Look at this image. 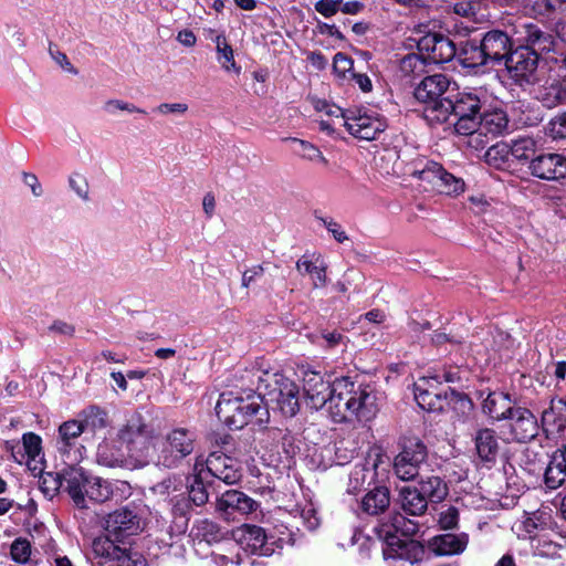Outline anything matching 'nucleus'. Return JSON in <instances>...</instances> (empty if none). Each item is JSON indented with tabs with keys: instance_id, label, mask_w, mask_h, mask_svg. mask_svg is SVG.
I'll list each match as a JSON object with an SVG mask.
<instances>
[{
	"instance_id": "16",
	"label": "nucleus",
	"mask_w": 566,
	"mask_h": 566,
	"mask_svg": "<svg viewBox=\"0 0 566 566\" xmlns=\"http://www.w3.org/2000/svg\"><path fill=\"white\" fill-rule=\"evenodd\" d=\"M507 419L511 420L510 430L515 441L527 442L537 436V419L531 410L516 407Z\"/></svg>"
},
{
	"instance_id": "13",
	"label": "nucleus",
	"mask_w": 566,
	"mask_h": 566,
	"mask_svg": "<svg viewBox=\"0 0 566 566\" xmlns=\"http://www.w3.org/2000/svg\"><path fill=\"white\" fill-rule=\"evenodd\" d=\"M528 169L539 179L559 180L566 177V157L555 153L542 154L531 160Z\"/></svg>"
},
{
	"instance_id": "6",
	"label": "nucleus",
	"mask_w": 566,
	"mask_h": 566,
	"mask_svg": "<svg viewBox=\"0 0 566 566\" xmlns=\"http://www.w3.org/2000/svg\"><path fill=\"white\" fill-rule=\"evenodd\" d=\"M193 441L195 438L188 430L175 429L160 442L158 449L154 448L151 459L164 467H175L193 451Z\"/></svg>"
},
{
	"instance_id": "24",
	"label": "nucleus",
	"mask_w": 566,
	"mask_h": 566,
	"mask_svg": "<svg viewBox=\"0 0 566 566\" xmlns=\"http://www.w3.org/2000/svg\"><path fill=\"white\" fill-rule=\"evenodd\" d=\"M525 40L527 43L525 46L535 51L537 57L559 50V41L536 25H527Z\"/></svg>"
},
{
	"instance_id": "29",
	"label": "nucleus",
	"mask_w": 566,
	"mask_h": 566,
	"mask_svg": "<svg viewBox=\"0 0 566 566\" xmlns=\"http://www.w3.org/2000/svg\"><path fill=\"white\" fill-rule=\"evenodd\" d=\"M213 42L216 44L217 61L221 69L226 73H232L237 76L240 75L242 67L237 63L234 51L227 38L223 34H218L213 39Z\"/></svg>"
},
{
	"instance_id": "47",
	"label": "nucleus",
	"mask_w": 566,
	"mask_h": 566,
	"mask_svg": "<svg viewBox=\"0 0 566 566\" xmlns=\"http://www.w3.org/2000/svg\"><path fill=\"white\" fill-rule=\"evenodd\" d=\"M510 156V147L506 143H497L486 150L484 157L485 161L493 166H500L507 161Z\"/></svg>"
},
{
	"instance_id": "30",
	"label": "nucleus",
	"mask_w": 566,
	"mask_h": 566,
	"mask_svg": "<svg viewBox=\"0 0 566 566\" xmlns=\"http://www.w3.org/2000/svg\"><path fill=\"white\" fill-rule=\"evenodd\" d=\"M566 478V446L554 453L545 471V484L549 489L559 488Z\"/></svg>"
},
{
	"instance_id": "12",
	"label": "nucleus",
	"mask_w": 566,
	"mask_h": 566,
	"mask_svg": "<svg viewBox=\"0 0 566 566\" xmlns=\"http://www.w3.org/2000/svg\"><path fill=\"white\" fill-rule=\"evenodd\" d=\"M419 52L424 54L428 63H446L453 59L455 55V46L448 38L429 33L422 36L418 42Z\"/></svg>"
},
{
	"instance_id": "7",
	"label": "nucleus",
	"mask_w": 566,
	"mask_h": 566,
	"mask_svg": "<svg viewBox=\"0 0 566 566\" xmlns=\"http://www.w3.org/2000/svg\"><path fill=\"white\" fill-rule=\"evenodd\" d=\"M401 451L394 460V472L402 481H410L419 473L420 465L427 459V447L418 437H403Z\"/></svg>"
},
{
	"instance_id": "58",
	"label": "nucleus",
	"mask_w": 566,
	"mask_h": 566,
	"mask_svg": "<svg viewBox=\"0 0 566 566\" xmlns=\"http://www.w3.org/2000/svg\"><path fill=\"white\" fill-rule=\"evenodd\" d=\"M549 134L555 139L566 137V114L556 116L549 123Z\"/></svg>"
},
{
	"instance_id": "44",
	"label": "nucleus",
	"mask_w": 566,
	"mask_h": 566,
	"mask_svg": "<svg viewBox=\"0 0 566 566\" xmlns=\"http://www.w3.org/2000/svg\"><path fill=\"white\" fill-rule=\"evenodd\" d=\"M81 422L85 432L95 433L108 426L107 413L98 408H92Z\"/></svg>"
},
{
	"instance_id": "4",
	"label": "nucleus",
	"mask_w": 566,
	"mask_h": 566,
	"mask_svg": "<svg viewBox=\"0 0 566 566\" xmlns=\"http://www.w3.org/2000/svg\"><path fill=\"white\" fill-rule=\"evenodd\" d=\"M118 442L125 446L130 457L154 458L150 448L156 431L140 412H134L117 431Z\"/></svg>"
},
{
	"instance_id": "18",
	"label": "nucleus",
	"mask_w": 566,
	"mask_h": 566,
	"mask_svg": "<svg viewBox=\"0 0 566 566\" xmlns=\"http://www.w3.org/2000/svg\"><path fill=\"white\" fill-rule=\"evenodd\" d=\"M296 270L303 276H308L313 289H323L327 285V263L318 253H306L296 261Z\"/></svg>"
},
{
	"instance_id": "21",
	"label": "nucleus",
	"mask_w": 566,
	"mask_h": 566,
	"mask_svg": "<svg viewBox=\"0 0 566 566\" xmlns=\"http://www.w3.org/2000/svg\"><path fill=\"white\" fill-rule=\"evenodd\" d=\"M128 457H130L129 452L126 451L125 446L118 442L117 436L104 439L97 447V462L108 468L125 465Z\"/></svg>"
},
{
	"instance_id": "56",
	"label": "nucleus",
	"mask_w": 566,
	"mask_h": 566,
	"mask_svg": "<svg viewBox=\"0 0 566 566\" xmlns=\"http://www.w3.org/2000/svg\"><path fill=\"white\" fill-rule=\"evenodd\" d=\"M104 109L109 113L114 114L116 111H125L129 113H144L142 109L137 108L135 105L123 102L120 99H109L105 102Z\"/></svg>"
},
{
	"instance_id": "5",
	"label": "nucleus",
	"mask_w": 566,
	"mask_h": 566,
	"mask_svg": "<svg viewBox=\"0 0 566 566\" xmlns=\"http://www.w3.org/2000/svg\"><path fill=\"white\" fill-rule=\"evenodd\" d=\"M406 175L418 178L426 188L448 196H457L464 191V181L446 171L442 166L433 161L422 160L410 164Z\"/></svg>"
},
{
	"instance_id": "53",
	"label": "nucleus",
	"mask_w": 566,
	"mask_h": 566,
	"mask_svg": "<svg viewBox=\"0 0 566 566\" xmlns=\"http://www.w3.org/2000/svg\"><path fill=\"white\" fill-rule=\"evenodd\" d=\"M324 227L333 235L338 243H344L349 240L343 227L333 219H322Z\"/></svg>"
},
{
	"instance_id": "1",
	"label": "nucleus",
	"mask_w": 566,
	"mask_h": 566,
	"mask_svg": "<svg viewBox=\"0 0 566 566\" xmlns=\"http://www.w3.org/2000/svg\"><path fill=\"white\" fill-rule=\"evenodd\" d=\"M302 388L305 403L314 410L325 407L329 418L337 423L368 422L380 410V394L370 385H356L347 377L331 382L321 373L304 369Z\"/></svg>"
},
{
	"instance_id": "31",
	"label": "nucleus",
	"mask_w": 566,
	"mask_h": 566,
	"mask_svg": "<svg viewBox=\"0 0 566 566\" xmlns=\"http://www.w3.org/2000/svg\"><path fill=\"white\" fill-rule=\"evenodd\" d=\"M509 119L504 111L495 108L484 112L478 117V127H481L485 135L495 137L504 133L507 128Z\"/></svg>"
},
{
	"instance_id": "55",
	"label": "nucleus",
	"mask_w": 566,
	"mask_h": 566,
	"mask_svg": "<svg viewBox=\"0 0 566 566\" xmlns=\"http://www.w3.org/2000/svg\"><path fill=\"white\" fill-rule=\"evenodd\" d=\"M264 274V266L262 264L253 265L247 269L242 273L241 285L244 289H248L254 283L259 277Z\"/></svg>"
},
{
	"instance_id": "39",
	"label": "nucleus",
	"mask_w": 566,
	"mask_h": 566,
	"mask_svg": "<svg viewBox=\"0 0 566 566\" xmlns=\"http://www.w3.org/2000/svg\"><path fill=\"white\" fill-rule=\"evenodd\" d=\"M415 398L418 405L428 411H442L448 403V397H442L438 392L423 389L419 384L416 385Z\"/></svg>"
},
{
	"instance_id": "60",
	"label": "nucleus",
	"mask_w": 566,
	"mask_h": 566,
	"mask_svg": "<svg viewBox=\"0 0 566 566\" xmlns=\"http://www.w3.org/2000/svg\"><path fill=\"white\" fill-rule=\"evenodd\" d=\"M188 111L186 103H163L157 107V112L161 115L167 114H185Z\"/></svg>"
},
{
	"instance_id": "35",
	"label": "nucleus",
	"mask_w": 566,
	"mask_h": 566,
	"mask_svg": "<svg viewBox=\"0 0 566 566\" xmlns=\"http://www.w3.org/2000/svg\"><path fill=\"white\" fill-rule=\"evenodd\" d=\"M81 421L69 420L59 427L57 449L63 454H67L71 448L76 444L77 439L84 433Z\"/></svg>"
},
{
	"instance_id": "10",
	"label": "nucleus",
	"mask_w": 566,
	"mask_h": 566,
	"mask_svg": "<svg viewBox=\"0 0 566 566\" xmlns=\"http://www.w3.org/2000/svg\"><path fill=\"white\" fill-rule=\"evenodd\" d=\"M538 59L535 51L524 46H520L511 51L505 65L511 77L518 83L531 82L537 70Z\"/></svg>"
},
{
	"instance_id": "34",
	"label": "nucleus",
	"mask_w": 566,
	"mask_h": 566,
	"mask_svg": "<svg viewBox=\"0 0 566 566\" xmlns=\"http://www.w3.org/2000/svg\"><path fill=\"white\" fill-rule=\"evenodd\" d=\"M390 504V493L386 486H377L369 491L361 501L363 510L370 514L377 515L385 512Z\"/></svg>"
},
{
	"instance_id": "15",
	"label": "nucleus",
	"mask_w": 566,
	"mask_h": 566,
	"mask_svg": "<svg viewBox=\"0 0 566 566\" xmlns=\"http://www.w3.org/2000/svg\"><path fill=\"white\" fill-rule=\"evenodd\" d=\"M256 509L258 503L253 499L237 490L224 492L216 502L217 512L227 520L234 512L245 515L254 512Z\"/></svg>"
},
{
	"instance_id": "3",
	"label": "nucleus",
	"mask_w": 566,
	"mask_h": 566,
	"mask_svg": "<svg viewBox=\"0 0 566 566\" xmlns=\"http://www.w3.org/2000/svg\"><path fill=\"white\" fill-rule=\"evenodd\" d=\"M258 379L256 390L266 398V402L274 405L283 416L293 417L300 410V391L297 385L277 373H268L258 369L254 375Z\"/></svg>"
},
{
	"instance_id": "8",
	"label": "nucleus",
	"mask_w": 566,
	"mask_h": 566,
	"mask_svg": "<svg viewBox=\"0 0 566 566\" xmlns=\"http://www.w3.org/2000/svg\"><path fill=\"white\" fill-rule=\"evenodd\" d=\"M455 133H471L478 127V114L482 108V98L478 91H463L451 97Z\"/></svg>"
},
{
	"instance_id": "51",
	"label": "nucleus",
	"mask_w": 566,
	"mask_h": 566,
	"mask_svg": "<svg viewBox=\"0 0 566 566\" xmlns=\"http://www.w3.org/2000/svg\"><path fill=\"white\" fill-rule=\"evenodd\" d=\"M353 60L344 53H337L334 56L333 67L335 73L342 77H347V74H353Z\"/></svg>"
},
{
	"instance_id": "22",
	"label": "nucleus",
	"mask_w": 566,
	"mask_h": 566,
	"mask_svg": "<svg viewBox=\"0 0 566 566\" xmlns=\"http://www.w3.org/2000/svg\"><path fill=\"white\" fill-rule=\"evenodd\" d=\"M542 426L547 436L560 434L566 429V400L552 399L542 413Z\"/></svg>"
},
{
	"instance_id": "46",
	"label": "nucleus",
	"mask_w": 566,
	"mask_h": 566,
	"mask_svg": "<svg viewBox=\"0 0 566 566\" xmlns=\"http://www.w3.org/2000/svg\"><path fill=\"white\" fill-rule=\"evenodd\" d=\"M510 147V155L517 160H526L535 153V142L530 137L513 140Z\"/></svg>"
},
{
	"instance_id": "32",
	"label": "nucleus",
	"mask_w": 566,
	"mask_h": 566,
	"mask_svg": "<svg viewBox=\"0 0 566 566\" xmlns=\"http://www.w3.org/2000/svg\"><path fill=\"white\" fill-rule=\"evenodd\" d=\"M468 545L467 535L443 534L431 541V548L438 555H453L462 553Z\"/></svg>"
},
{
	"instance_id": "54",
	"label": "nucleus",
	"mask_w": 566,
	"mask_h": 566,
	"mask_svg": "<svg viewBox=\"0 0 566 566\" xmlns=\"http://www.w3.org/2000/svg\"><path fill=\"white\" fill-rule=\"evenodd\" d=\"M342 0H319L315 3V10L322 15L329 18L339 11Z\"/></svg>"
},
{
	"instance_id": "62",
	"label": "nucleus",
	"mask_w": 566,
	"mask_h": 566,
	"mask_svg": "<svg viewBox=\"0 0 566 566\" xmlns=\"http://www.w3.org/2000/svg\"><path fill=\"white\" fill-rule=\"evenodd\" d=\"M321 338L325 342L324 346L326 348H334L344 342V336L336 331H333V332L324 331L321 334Z\"/></svg>"
},
{
	"instance_id": "41",
	"label": "nucleus",
	"mask_w": 566,
	"mask_h": 566,
	"mask_svg": "<svg viewBox=\"0 0 566 566\" xmlns=\"http://www.w3.org/2000/svg\"><path fill=\"white\" fill-rule=\"evenodd\" d=\"M427 60L422 52L410 53L401 59L399 69L405 76L413 77L422 75L426 72Z\"/></svg>"
},
{
	"instance_id": "52",
	"label": "nucleus",
	"mask_w": 566,
	"mask_h": 566,
	"mask_svg": "<svg viewBox=\"0 0 566 566\" xmlns=\"http://www.w3.org/2000/svg\"><path fill=\"white\" fill-rule=\"evenodd\" d=\"M459 135H463L468 137V146L480 149L484 148L489 144V135L482 132L481 127H476L471 133H458Z\"/></svg>"
},
{
	"instance_id": "45",
	"label": "nucleus",
	"mask_w": 566,
	"mask_h": 566,
	"mask_svg": "<svg viewBox=\"0 0 566 566\" xmlns=\"http://www.w3.org/2000/svg\"><path fill=\"white\" fill-rule=\"evenodd\" d=\"M533 11L538 15L551 17L566 12V0H531Z\"/></svg>"
},
{
	"instance_id": "27",
	"label": "nucleus",
	"mask_w": 566,
	"mask_h": 566,
	"mask_svg": "<svg viewBox=\"0 0 566 566\" xmlns=\"http://www.w3.org/2000/svg\"><path fill=\"white\" fill-rule=\"evenodd\" d=\"M92 548L96 557H102L106 560H117L119 563L118 566H133L127 552L118 547L114 541L108 537L95 538Z\"/></svg>"
},
{
	"instance_id": "19",
	"label": "nucleus",
	"mask_w": 566,
	"mask_h": 566,
	"mask_svg": "<svg viewBox=\"0 0 566 566\" xmlns=\"http://www.w3.org/2000/svg\"><path fill=\"white\" fill-rule=\"evenodd\" d=\"M232 538L244 549L253 554H265L266 535L262 527L252 524H242L231 532Z\"/></svg>"
},
{
	"instance_id": "59",
	"label": "nucleus",
	"mask_w": 566,
	"mask_h": 566,
	"mask_svg": "<svg viewBox=\"0 0 566 566\" xmlns=\"http://www.w3.org/2000/svg\"><path fill=\"white\" fill-rule=\"evenodd\" d=\"M458 510L453 506H450L441 513L439 523L444 530L453 528L458 523Z\"/></svg>"
},
{
	"instance_id": "17",
	"label": "nucleus",
	"mask_w": 566,
	"mask_h": 566,
	"mask_svg": "<svg viewBox=\"0 0 566 566\" xmlns=\"http://www.w3.org/2000/svg\"><path fill=\"white\" fill-rule=\"evenodd\" d=\"M512 42L509 35L500 30H492L488 32L480 45V52L482 55V63L488 61H501L507 59L511 51Z\"/></svg>"
},
{
	"instance_id": "25",
	"label": "nucleus",
	"mask_w": 566,
	"mask_h": 566,
	"mask_svg": "<svg viewBox=\"0 0 566 566\" xmlns=\"http://www.w3.org/2000/svg\"><path fill=\"white\" fill-rule=\"evenodd\" d=\"M515 408L511 397L500 391L490 392L482 403V411L497 421L507 419Z\"/></svg>"
},
{
	"instance_id": "36",
	"label": "nucleus",
	"mask_w": 566,
	"mask_h": 566,
	"mask_svg": "<svg viewBox=\"0 0 566 566\" xmlns=\"http://www.w3.org/2000/svg\"><path fill=\"white\" fill-rule=\"evenodd\" d=\"M453 116L451 96L427 104L423 109V117L430 125H439Z\"/></svg>"
},
{
	"instance_id": "40",
	"label": "nucleus",
	"mask_w": 566,
	"mask_h": 566,
	"mask_svg": "<svg viewBox=\"0 0 566 566\" xmlns=\"http://www.w3.org/2000/svg\"><path fill=\"white\" fill-rule=\"evenodd\" d=\"M191 536L195 539L203 541L209 544L219 542L222 538L219 525L208 518L196 521L191 528Z\"/></svg>"
},
{
	"instance_id": "49",
	"label": "nucleus",
	"mask_w": 566,
	"mask_h": 566,
	"mask_svg": "<svg viewBox=\"0 0 566 566\" xmlns=\"http://www.w3.org/2000/svg\"><path fill=\"white\" fill-rule=\"evenodd\" d=\"M71 189L83 200H90V185L85 176L81 174H72L69 178Z\"/></svg>"
},
{
	"instance_id": "63",
	"label": "nucleus",
	"mask_w": 566,
	"mask_h": 566,
	"mask_svg": "<svg viewBox=\"0 0 566 566\" xmlns=\"http://www.w3.org/2000/svg\"><path fill=\"white\" fill-rule=\"evenodd\" d=\"M177 41L187 48H192L196 45L197 38L191 30L185 29L178 33Z\"/></svg>"
},
{
	"instance_id": "48",
	"label": "nucleus",
	"mask_w": 566,
	"mask_h": 566,
	"mask_svg": "<svg viewBox=\"0 0 566 566\" xmlns=\"http://www.w3.org/2000/svg\"><path fill=\"white\" fill-rule=\"evenodd\" d=\"M10 554L14 562L25 564L31 555L30 542L25 538H17L11 544Z\"/></svg>"
},
{
	"instance_id": "14",
	"label": "nucleus",
	"mask_w": 566,
	"mask_h": 566,
	"mask_svg": "<svg viewBox=\"0 0 566 566\" xmlns=\"http://www.w3.org/2000/svg\"><path fill=\"white\" fill-rule=\"evenodd\" d=\"M105 531L116 539L142 531L140 518L128 509H119L105 518Z\"/></svg>"
},
{
	"instance_id": "37",
	"label": "nucleus",
	"mask_w": 566,
	"mask_h": 566,
	"mask_svg": "<svg viewBox=\"0 0 566 566\" xmlns=\"http://www.w3.org/2000/svg\"><path fill=\"white\" fill-rule=\"evenodd\" d=\"M531 546L536 556L549 558L558 557L563 548V545L553 541L544 528L535 536H531Z\"/></svg>"
},
{
	"instance_id": "38",
	"label": "nucleus",
	"mask_w": 566,
	"mask_h": 566,
	"mask_svg": "<svg viewBox=\"0 0 566 566\" xmlns=\"http://www.w3.org/2000/svg\"><path fill=\"white\" fill-rule=\"evenodd\" d=\"M419 490L423 493L427 502L439 503L448 495V486L439 476H429L426 480H421Z\"/></svg>"
},
{
	"instance_id": "9",
	"label": "nucleus",
	"mask_w": 566,
	"mask_h": 566,
	"mask_svg": "<svg viewBox=\"0 0 566 566\" xmlns=\"http://www.w3.org/2000/svg\"><path fill=\"white\" fill-rule=\"evenodd\" d=\"M344 126L356 138L374 140L386 129L387 124L379 115L358 109L348 111V115H344Z\"/></svg>"
},
{
	"instance_id": "11",
	"label": "nucleus",
	"mask_w": 566,
	"mask_h": 566,
	"mask_svg": "<svg viewBox=\"0 0 566 566\" xmlns=\"http://www.w3.org/2000/svg\"><path fill=\"white\" fill-rule=\"evenodd\" d=\"M196 470H198V475L201 479L205 478L203 473L207 472L226 484H234L241 478L234 461L223 453H211L205 464H196Z\"/></svg>"
},
{
	"instance_id": "50",
	"label": "nucleus",
	"mask_w": 566,
	"mask_h": 566,
	"mask_svg": "<svg viewBox=\"0 0 566 566\" xmlns=\"http://www.w3.org/2000/svg\"><path fill=\"white\" fill-rule=\"evenodd\" d=\"M22 442L28 458L34 460L41 452V438L33 432H28L23 434Z\"/></svg>"
},
{
	"instance_id": "33",
	"label": "nucleus",
	"mask_w": 566,
	"mask_h": 566,
	"mask_svg": "<svg viewBox=\"0 0 566 566\" xmlns=\"http://www.w3.org/2000/svg\"><path fill=\"white\" fill-rule=\"evenodd\" d=\"M399 497L401 507L407 514L416 516L422 515L428 507V502L418 488H401Z\"/></svg>"
},
{
	"instance_id": "61",
	"label": "nucleus",
	"mask_w": 566,
	"mask_h": 566,
	"mask_svg": "<svg viewBox=\"0 0 566 566\" xmlns=\"http://www.w3.org/2000/svg\"><path fill=\"white\" fill-rule=\"evenodd\" d=\"M50 54L52 59L66 72L76 74V70L73 67V65L70 63L67 56L62 53L59 50H52L50 49Z\"/></svg>"
},
{
	"instance_id": "64",
	"label": "nucleus",
	"mask_w": 566,
	"mask_h": 566,
	"mask_svg": "<svg viewBox=\"0 0 566 566\" xmlns=\"http://www.w3.org/2000/svg\"><path fill=\"white\" fill-rule=\"evenodd\" d=\"M23 180L31 188L32 193L35 197H40L42 195V187H41V185H40V182H39V180H38L35 175L24 172L23 174Z\"/></svg>"
},
{
	"instance_id": "43",
	"label": "nucleus",
	"mask_w": 566,
	"mask_h": 566,
	"mask_svg": "<svg viewBox=\"0 0 566 566\" xmlns=\"http://www.w3.org/2000/svg\"><path fill=\"white\" fill-rule=\"evenodd\" d=\"M289 140H291L292 143H295L300 146V150H298L297 155L302 159L307 160L310 163H314V164H321L323 166L328 165V160L326 159V157L312 143L304 140V139L295 138V137L289 138Z\"/></svg>"
},
{
	"instance_id": "42",
	"label": "nucleus",
	"mask_w": 566,
	"mask_h": 566,
	"mask_svg": "<svg viewBox=\"0 0 566 566\" xmlns=\"http://www.w3.org/2000/svg\"><path fill=\"white\" fill-rule=\"evenodd\" d=\"M112 494L109 482L97 476H90L85 496L96 502H105L111 499Z\"/></svg>"
},
{
	"instance_id": "28",
	"label": "nucleus",
	"mask_w": 566,
	"mask_h": 566,
	"mask_svg": "<svg viewBox=\"0 0 566 566\" xmlns=\"http://www.w3.org/2000/svg\"><path fill=\"white\" fill-rule=\"evenodd\" d=\"M66 490L77 507H85V488H87L90 476L81 469L70 468L64 473Z\"/></svg>"
},
{
	"instance_id": "20",
	"label": "nucleus",
	"mask_w": 566,
	"mask_h": 566,
	"mask_svg": "<svg viewBox=\"0 0 566 566\" xmlns=\"http://www.w3.org/2000/svg\"><path fill=\"white\" fill-rule=\"evenodd\" d=\"M450 81L444 74H434L424 77L415 88V97L424 104L442 99L441 96L448 92Z\"/></svg>"
},
{
	"instance_id": "26",
	"label": "nucleus",
	"mask_w": 566,
	"mask_h": 566,
	"mask_svg": "<svg viewBox=\"0 0 566 566\" xmlns=\"http://www.w3.org/2000/svg\"><path fill=\"white\" fill-rule=\"evenodd\" d=\"M474 446L479 459L494 462L500 450L499 438L493 429L482 428L475 432Z\"/></svg>"
},
{
	"instance_id": "23",
	"label": "nucleus",
	"mask_w": 566,
	"mask_h": 566,
	"mask_svg": "<svg viewBox=\"0 0 566 566\" xmlns=\"http://www.w3.org/2000/svg\"><path fill=\"white\" fill-rule=\"evenodd\" d=\"M536 98L547 108L566 103V74L546 81L536 92Z\"/></svg>"
},
{
	"instance_id": "2",
	"label": "nucleus",
	"mask_w": 566,
	"mask_h": 566,
	"mask_svg": "<svg viewBox=\"0 0 566 566\" xmlns=\"http://www.w3.org/2000/svg\"><path fill=\"white\" fill-rule=\"evenodd\" d=\"M218 418L230 429H242L249 423L264 427L270 420L268 406L260 391L245 395L223 392L216 406Z\"/></svg>"
},
{
	"instance_id": "57",
	"label": "nucleus",
	"mask_w": 566,
	"mask_h": 566,
	"mask_svg": "<svg viewBox=\"0 0 566 566\" xmlns=\"http://www.w3.org/2000/svg\"><path fill=\"white\" fill-rule=\"evenodd\" d=\"M189 499L198 506L208 501V492L201 482H196L190 486Z\"/></svg>"
}]
</instances>
